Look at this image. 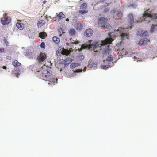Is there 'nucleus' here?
Masks as SVG:
<instances>
[{
  "instance_id": "obj_39",
  "label": "nucleus",
  "mask_w": 157,
  "mask_h": 157,
  "mask_svg": "<svg viewBox=\"0 0 157 157\" xmlns=\"http://www.w3.org/2000/svg\"><path fill=\"white\" fill-rule=\"evenodd\" d=\"M4 50H5L4 48H0V53L3 52Z\"/></svg>"
},
{
  "instance_id": "obj_6",
  "label": "nucleus",
  "mask_w": 157,
  "mask_h": 157,
  "mask_svg": "<svg viewBox=\"0 0 157 157\" xmlns=\"http://www.w3.org/2000/svg\"><path fill=\"white\" fill-rule=\"evenodd\" d=\"M47 81H48V83L49 84L51 85H55L56 83H57V78H55L53 75Z\"/></svg>"
},
{
  "instance_id": "obj_7",
  "label": "nucleus",
  "mask_w": 157,
  "mask_h": 157,
  "mask_svg": "<svg viewBox=\"0 0 157 157\" xmlns=\"http://www.w3.org/2000/svg\"><path fill=\"white\" fill-rule=\"evenodd\" d=\"M46 59V56L44 53L40 52L38 56L37 59L39 61L43 62Z\"/></svg>"
},
{
  "instance_id": "obj_35",
  "label": "nucleus",
  "mask_w": 157,
  "mask_h": 157,
  "mask_svg": "<svg viewBox=\"0 0 157 157\" xmlns=\"http://www.w3.org/2000/svg\"><path fill=\"white\" fill-rule=\"evenodd\" d=\"M40 47L41 48H44L45 47V44L44 42H42L40 44Z\"/></svg>"
},
{
  "instance_id": "obj_2",
  "label": "nucleus",
  "mask_w": 157,
  "mask_h": 157,
  "mask_svg": "<svg viewBox=\"0 0 157 157\" xmlns=\"http://www.w3.org/2000/svg\"><path fill=\"white\" fill-rule=\"evenodd\" d=\"M128 31V28H127L124 29L121 27L119 28L117 30L115 31L114 32L115 33H117V34H118V33H119L120 36L118 38L121 40L119 42L117 43V45H121L122 41L128 38L129 32Z\"/></svg>"
},
{
  "instance_id": "obj_36",
  "label": "nucleus",
  "mask_w": 157,
  "mask_h": 157,
  "mask_svg": "<svg viewBox=\"0 0 157 157\" xmlns=\"http://www.w3.org/2000/svg\"><path fill=\"white\" fill-rule=\"evenodd\" d=\"M148 35V32L147 31H146L144 32L142 34V36H147Z\"/></svg>"
},
{
  "instance_id": "obj_18",
  "label": "nucleus",
  "mask_w": 157,
  "mask_h": 157,
  "mask_svg": "<svg viewBox=\"0 0 157 157\" xmlns=\"http://www.w3.org/2000/svg\"><path fill=\"white\" fill-rule=\"evenodd\" d=\"M16 26L20 30H21L23 29L24 25L21 23H16Z\"/></svg>"
},
{
  "instance_id": "obj_37",
  "label": "nucleus",
  "mask_w": 157,
  "mask_h": 157,
  "mask_svg": "<svg viewBox=\"0 0 157 157\" xmlns=\"http://www.w3.org/2000/svg\"><path fill=\"white\" fill-rule=\"evenodd\" d=\"M71 39H70L71 40V42L72 43V44H78L79 43V42L78 41H76L73 40V41H72L71 40Z\"/></svg>"
},
{
  "instance_id": "obj_22",
  "label": "nucleus",
  "mask_w": 157,
  "mask_h": 157,
  "mask_svg": "<svg viewBox=\"0 0 157 157\" xmlns=\"http://www.w3.org/2000/svg\"><path fill=\"white\" fill-rule=\"evenodd\" d=\"M12 64L15 67H18L21 65V63L16 60H15L12 62Z\"/></svg>"
},
{
  "instance_id": "obj_25",
  "label": "nucleus",
  "mask_w": 157,
  "mask_h": 157,
  "mask_svg": "<svg viewBox=\"0 0 157 157\" xmlns=\"http://www.w3.org/2000/svg\"><path fill=\"white\" fill-rule=\"evenodd\" d=\"M19 71L17 70H14L12 72V74L15 75V76L18 77L20 75Z\"/></svg>"
},
{
  "instance_id": "obj_15",
  "label": "nucleus",
  "mask_w": 157,
  "mask_h": 157,
  "mask_svg": "<svg viewBox=\"0 0 157 157\" xmlns=\"http://www.w3.org/2000/svg\"><path fill=\"white\" fill-rule=\"evenodd\" d=\"M128 22L131 25L134 22V21L133 15L132 14H131L128 15Z\"/></svg>"
},
{
  "instance_id": "obj_11",
  "label": "nucleus",
  "mask_w": 157,
  "mask_h": 157,
  "mask_svg": "<svg viewBox=\"0 0 157 157\" xmlns=\"http://www.w3.org/2000/svg\"><path fill=\"white\" fill-rule=\"evenodd\" d=\"M102 53L104 54H109L110 53V50L109 45L105 46V48H104Z\"/></svg>"
},
{
  "instance_id": "obj_41",
  "label": "nucleus",
  "mask_w": 157,
  "mask_h": 157,
  "mask_svg": "<svg viewBox=\"0 0 157 157\" xmlns=\"http://www.w3.org/2000/svg\"><path fill=\"white\" fill-rule=\"evenodd\" d=\"M2 68L3 69H6L7 67H6V66H3L2 67Z\"/></svg>"
},
{
  "instance_id": "obj_29",
  "label": "nucleus",
  "mask_w": 157,
  "mask_h": 157,
  "mask_svg": "<svg viewBox=\"0 0 157 157\" xmlns=\"http://www.w3.org/2000/svg\"><path fill=\"white\" fill-rule=\"evenodd\" d=\"M157 26V25H152L151 26V28L150 30V32H153L154 31L155 27Z\"/></svg>"
},
{
  "instance_id": "obj_8",
  "label": "nucleus",
  "mask_w": 157,
  "mask_h": 157,
  "mask_svg": "<svg viewBox=\"0 0 157 157\" xmlns=\"http://www.w3.org/2000/svg\"><path fill=\"white\" fill-rule=\"evenodd\" d=\"M11 18L10 17H8L6 18H3L1 20L2 23L4 25H7L10 23Z\"/></svg>"
},
{
  "instance_id": "obj_26",
  "label": "nucleus",
  "mask_w": 157,
  "mask_h": 157,
  "mask_svg": "<svg viewBox=\"0 0 157 157\" xmlns=\"http://www.w3.org/2000/svg\"><path fill=\"white\" fill-rule=\"evenodd\" d=\"M69 33L71 36H74L76 33V32L74 29H71L69 30Z\"/></svg>"
},
{
  "instance_id": "obj_43",
  "label": "nucleus",
  "mask_w": 157,
  "mask_h": 157,
  "mask_svg": "<svg viewBox=\"0 0 157 157\" xmlns=\"http://www.w3.org/2000/svg\"><path fill=\"white\" fill-rule=\"evenodd\" d=\"M46 2H46V1L44 0V1H43V3H44V4H45V3Z\"/></svg>"
},
{
  "instance_id": "obj_1",
  "label": "nucleus",
  "mask_w": 157,
  "mask_h": 157,
  "mask_svg": "<svg viewBox=\"0 0 157 157\" xmlns=\"http://www.w3.org/2000/svg\"><path fill=\"white\" fill-rule=\"evenodd\" d=\"M113 41L111 38H106L104 41H94L92 43V40H90L87 42V44H84L81 46V48L82 49H86L89 48V49H94V51L96 52L97 50H95V49L98 48L99 50H101V47L102 46L110 44Z\"/></svg>"
},
{
  "instance_id": "obj_33",
  "label": "nucleus",
  "mask_w": 157,
  "mask_h": 157,
  "mask_svg": "<svg viewBox=\"0 0 157 157\" xmlns=\"http://www.w3.org/2000/svg\"><path fill=\"white\" fill-rule=\"evenodd\" d=\"M87 11L85 10H79V12L82 14H85L87 13Z\"/></svg>"
},
{
  "instance_id": "obj_3",
  "label": "nucleus",
  "mask_w": 157,
  "mask_h": 157,
  "mask_svg": "<svg viewBox=\"0 0 157 157\" xmlns=\"http://www.w3.org/2000/svg\"><path fill=\"white\" fill-rule=\"evenodd\" d=\"M108 21L107 19L102 17L100 18L98 22V24L99 26L101 27H102L105 29H111V26L110 24L106 23Z\"/></svg>"
},
{
  "instance_id": "obj_45",
  "label": "nucleus",
  "mask_w": 157,
  "mask_h": 157,
  "mask_svg": "<svg viewBox=\"0 0 157 157\" xmlns=\"http://www.w3.org/2000/svg\"><path fill=\"white\" fill-rule=\"evenodd\" d=\"M66 44L67 45H69V43H66Z\"/></svg>"
},
{
  "instance_id": "obj_44",
  "label": "nucleus",
  "mask_w": 157,
  "mask_h": 157,
  "mask_svg": "<svg viewBox=\"0 0 157 157\" xmlns=\"http://www.w3.org/2000/svg\"><path fill=\"white\" fill-rule=\"evenodd\" d=\"M5 43H6H6H8V42H7V41H5Z\"/></svg>"
},
{
  "instance_id": "obj_4",
  "label": "nucleus",
  "mask_w": 157,
  "mask_h": 157,
  "mask_svg": "<svg viewBox=\"0 0 157 157\" xmlns=\"http://www.w3.org/2000/svg\"><path fill=\"white\" fill-rule=\"evenodd\" d=\"M53 75L50 71H48L46 70H44L42 73V75L41 78L43 80L47 81L48 80L49 78L51 77Z\"/></svg>"
},
{
  "instance_id": "obj_46",
  "label": "nucleus",
  "mask_w": 157,
  "mask_h": 157,
  "mask_svg": "<svg viewBox=\"0 0 157 157\" xmlns=\"http://www.w3.org/2000/svg\"><path fill=\"white\" fill-rule=\"evenodd\" d=\"M85 70H86V69H85V70H83V71H85Z\"/></svg>"
},
{
  "instance_id": "obj_38",
  "label": "nucleus",
  "mask_w": 157,
  "mask_h": 157,
  "mask_svg": "<svg viewBox=\"0 0 157 157\" xmlns=\"http://www.w3.org/2000/svg\"><path fill=\"white\" fill-rule=\"evenodd\" d=\"M116 12V10L115 8L112 9L111 11V13H114Z\"/></svg>"
},
{
  "instance_id": "obj_16",
  "label": "nucleus",
  "mask_w": 157,
  "mask_h": 157,
  "mask_svg": "<svg viewBox=\"0 0 157 157\" xmlns=\"http://www.w3.org/2000/svg\"><path fill=\"white\" fill-rule=\"evenodd\" d=\"M45 22L43 20H40L37 23V26L38 28H40L41 26L45 25Z\"/></svg>"
},
{
  "instance_id": "obj_5",
  "label": "nucleus",
  "mask_w": 157,
  "mask_h": 157,
  "mask_svg": "<svg viewBox=\"0 0 157 157\" xmlns=\"http://www.w3.org/2000/svg\"><path fill=\"white\" fill-rule=\"evenodd\" d=\"M151 11H149V10H146L143 14V18H148L149 17L150 19H157V13L153 15L151 14Z\"/></svg>"
},
{
  "instance_id": "obj_23",
  "label": "nucleus",
  "mask_w": 157,
  "mask_h": 157,
  "mask_svg": "<svg viewBox=\"0 0 157 157\" xmlns=\"http://www.w3.org/2000/svg\"><path fill=\"white\" fill-rule=\"evenodd\" d=\"M53 41L56 43L58 44L59 43L60 41L59 38L56 36H54L52 38Z\"/></svg>"
},
{
  "instance_id": "obj_9",
  "label": "nucleus",
  "mask_w": 157,
  "mask_h": 157,
  "mask_svg": "<svg viewBox=\"0 0 157 157\" xmlns=\"http://www.w3.org/2000/svg\"><path fill=\"white\" fill-rule=\"evenodd\" d=\"M65 15L62 12H61L59 13H56V18H58V20L59 21L63 18H65Z\"/></svg>"
},
{
  "instance_id": "obj_28",
  "label": "nucleus",
  "mask_w": 157,
  "mask_h": 157,
  "mask_svg": "<svg viewBox=\"0 0 157 157\" xmlns=\"http://www.w3.org/2000/svg\"><path fill=\"white\" fill-rule=\"evenodd\" d=\"M120 52V54L121 55H126V51L125 49L124 48L122 49L121 50H119V51L118 52V53H119Z\"/></svg>"
},
{
  "instance_id": "obj_30",
  "label": "nucleus",
  "mask_w": 157,
  "mask_h": 157,
  "mask_svg": "<svg viewBox=\"0 0 157 157\" xmlns=\"http://www.w3.org/2000/svg\"><path fill=\"white\" fill-rule=\"evenodd\" d=\"M42 72L41 71H38L36 72V73L37 76L41 78L42 75Z\"/></svg>"
},
{
  "instance_id": "obj_24",
  "label": "nucleus",
  "mask_w": 157,
  "mask_h": 157,
  "mask_svg": "<svg viewBox=\"0 0 157 157\" xmlns=\"http://www.w3.org/2000/svg\"><path fill=\"white\" fill-rule=\"evenodd\" d=\"M113 57L112 56H109L106 59V61H108V63H110L111 64V62L112 61H113Z\"/></svg>"
},
{
  "instance_id": "obj_19",
  "label": "nucleus",
  "mask_w": 157,
  "mask_h": 157,
  "mask_svg": "<svg viewBox=\"0 0 157 157\" xmlns=\"http://www.w3.org/2000/svg\"><path fill=\"white\" fill-rule=\"evenodd\" d=\"M76 28L77 30H80L82 28V24L80 23H77L76 25Z\"/></svg>"
},
{
  "instance_id": "obj_20",
  "label": "nucleus",
  "mask_w": 157,
  "mask_h": 157,
  "mask_svg": "<svg viewBox=\"0 0 157 157\" xmlns=\"http://www.w3.org/2000/svg\"><path fill=\"white\" fill-rule=\"evenodd\" d=\"M46 36V33L45 32H40L39 33V37L42 39L45 38Z\"/></svg>"
},
{
  "instance_id": "obj_31",
  "label": "nucleus",
  "mask_w": 157,
  "mask_h": 157,
  "mask_svg": "<svg viewBox=\"0 0 157 157\" xmlns=\"http://www.w3.org/2000/svg\"><path fill=\"white\" fill-rule=\"evenodd\" d=\"M87 4L86 3H83L80 6V9H85L87 7Z\"/></svg>"
},
{
  "instance_id": "obj_17",
  "label": "nucleus",
  "mask_w": 157,
  "mask_h": 157,
  "mask_svg": "<svg viewBox=\"0 0 157 157\" xmlns=\"http://www.w3.org/2000/svg\"><path fill=\"white\" fill-rule=\"evenodd\" d=\"M113 66V62H112L111 63V64L110 63H108V65L101 66V67L103 68V69H106L108 68L109 67H111Z\"/></svg>"
},
{
  "instance_id": "obj_10",
  "label": "nucleus",
  "mask_w": 157,
  "mask_h": 157,
  "mask_svg": "<svg viewBox=\"0 0 157 157\" xmlns=\"http://www.w3.org/2000/svg\"><path fill=\"white\" fill-rule=\"evenodd\" d=\"M93 31L90 29H88L84 33V35L87 37L91 36L93 34Z\"/></svg>"
},
{
  "instance_id": "obj_42",
  "label": "nucleus",
  "mask_w": 157,
  "mask_h": 157,
  "mask_svg": "<svg viewBox=\"0 0 157 157\" xmlns=\"http://www.w3.org/2000/svg\"><path fill=\"white\" fill-rule=\"evenodd\" d=\"M69 21V20L68 18H67L66 19V21Z\"/></svg>"
},
{
  "instance_id": "obj_34",
  "label": "nucleus",
  "mask_w": 157,
  "mask_h": 157,
  "mask_svg": "<svg viewBox=\"0 0 157 157\" xmlns=\"http://www.w3.org/2000/svg\"><path fill=\"white\" fill-rule=\"evenodd\" d=\"M78 58L79 59H80V60H82L84 58V56L82 55H80L78 56Z\"/></svg>"
},
{
  "instance_id": "obj_21",
  "label": "nucleus",
  "mask_w": 157,
  "mask_h": 157,
  "mask_svg": "<svg viewBox=\"0 0 157 157\" xmlns=\"http://www.w3.org/2000/svg\"><path fill=\"white\" fill-rule=\"evenodd\" d=\"M117 16L118 17V19H120L123 17V13L122 12L120 11H118L117 13Z\"/></svg>"
},
{
  "instance_id": "obj_40",
  "label": "nucleus",
  "mask_w": 157,
  "mask_h": 157,
  "mask_svg": "<svg viewBox=\"0 0 157 157\" xmlns=\"http://www.w3.org/2000/svg\"><path fill=\"white\" fill-rule=\"evenodd\" d=\"M82 69L81 70H77V72H81L82 71Z\"/></svg>"
},
{
  "instance_id": "obj_32",
  "label": "nucleus",
  "mask_w": 157,
  "mask_h": 157,
  "mask_svg": "<svg viewBox=\"0 0 157 157\" xmlns=\"http://www.w3.org/2000/svg\"><path fill=\"white\" fill-rule=\"evenodd\" d=\"M70 66H71V67L72 68H75L76 67H78V63H72L71 65Z\"/></svg>"
},
{
  "instance_id": "obj_13",
  "label": "nucleus",
  "mask_w": 157,
  "mask_h": 157,
  "mask_svg": "<svg viewBox=\"0 0 157 157\" xmlns=\"http://www.w3.org/2000/svg\"><path fill=\"white\" fill-rule=\"evenodd\" d=\"M72 60L71 58H67L63 61L62 63L64 65H68L71 62Z\"/></svg>"
},
{
  "instance_id": "obj_27",
  "label": "nucleus",
  "mask_w": 157,
  "mask_h": 157,
  "mask_svg": "<svg viewBox=\"0 0 157 157\" xmlns=\"http://www.w3.org/2000/svg\"><path fill=\"white\" fill-rule=\"evenodd\" d=\"M65 32H64L62 28H60L58 29V33L59 35V36H60L62 34H63Z\"/></svg>"
},
{
  "instance_id": "obj_12",
  "label": "nucleus",
  "mask_w": 157,
  "mask_h": 157,
  "mask_svg": "<svg viewBox=\"0 0 157 157\" xmlns=\"http://www.w3.org/2000/svg\"><path fill=\"white\" fill-rule=\"evenodd\" d=\"M150 41L149 40H148L147 38H144L143 39H141L140 41L139 44L140 45H143L146 44L147 43Z\"/></svg>"
},
{
  "instance_id": "obj_14",
  "label": "nucleus",
  "mask_w": 157,
  "mask_h": 157,
  "mask_svg": "<svg viewBox=\"0 0 157 157\" xmlns=\"http://www.w3.org/2000/svg\"><path fill=\"white\" fill-rule=\"evenodd\" d=\"M71 51L70 50H68V49H65L64 48L62 49V50L61 51V54L63 55H65L67 56L68 55L70 54Z\"/></svg>"
}]
</instances>
